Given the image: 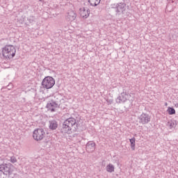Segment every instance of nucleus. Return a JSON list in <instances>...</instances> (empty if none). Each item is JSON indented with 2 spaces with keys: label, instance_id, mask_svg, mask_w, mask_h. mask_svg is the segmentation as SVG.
<instances>
[{
  "label": "nucleus",
  "instance_id": "obj_23",
  "mask_svg": "<svg viewBox=\"0 0 178 178\" xmlns=\"http://www.w3.org/2000/svg\"><path fill=\"white\" fill-rule=\"evenodd\" d=\"M39 1H42V0H39Z\"/></svg>",
  "mask_w": 178,
  "mask_h": 178
},
{
  "label": "nucleus",
  "instance_id": "obj_11",
  "mask_svg": "<svg viewBox=\"0 0 178 178\" xmlns=\"http://www.w3.org/2000/svg\"><path fill=\"white\" fill-rule=\"evenodd\" d=\"M80 16L82 17L83 19H87L90 16V9L82 8H80Z\"/></svg>",
  "mask_w": 178,
  "mask_h": 178
},
{
  "label": "nucleus",
  "instance_id": "obj_18",
  "mask_svg": "<svg viewBox=\"0 0 178 178\" xmlns=\"http://www.w3.org/2000/svg\"><path fill=\"white\" fill-rule=\"evenodd\" d=\"M167 112L170 114V115H175L176 113V110H175V108H172V107H168Z\"/></svg>",
  "mask_w": 178,
  "mask_h": 178
},
{
  "label": "nucleus",
  "instance_id": "obj_9",
  "mask_svg": "<svg viewBox=\"0 0 178 178\" xmlns=\"http://www.w3.org/2000/svg\"><path fill=\"white\" fill-rule=\"evenodd\" d=\"M46 107L48 109V111H50V112H55V111H56V108H58V103L54 102L53 100L49 101L47 103Z\"/></svg>",
  "mask_w": 178,
  "mask_h": 178
},
{
  "label": "nucleus",
  "instance_id": "obj_6",
  "mask_svg": "<svg viewBox=\"0 0 178 178\" xmlns=\"http://www.w3.org/2000/svg\"><path fill=\"white\" fill-rule=\"evenodd\" d=\"M112 9H115L116 13L124 15L126 11V3L120 2L111 4Z\"/></svg>",
  "mask_w": 178,
  "mask_h": 178
},
{
  "label": "nucleus",
  "instance_id": "obj_16",
  "mask_svg": "<svg viewBox=\"0 0 178 178\" xmlns=\"http://www.w3.org/2000/svg\"><path fill=\"white\" fill-rule=\"evenodd\" d=\"M90 6H98L101 3V0H88Z\"/></svg>",
  "mask_w": 178,
  "mask_h": 178
},
{
  "label": "nucleus",
  "instance_id": "obj_21",
  "mask_svg": "<svg viewBox=\"0 0 178 178\" xmlns=\"http://www.w3.org/2000/svg\"><path fill=\"white\" fill-rule=\"evenodd\" d=\"M30 19H34V16H31Z\"/></svg>",
  "mask_w": 178,
  "mask_h": 178
},
{
  "label": "nucleus",
  "instance_id": "obj_22",
  "mask_svg": "<svg viewBox=\"0 0 178 178\" xmlns=\"http://www.w3.org/2000/svg\"><path fill=\"white\" fill-rule=\"evenodd\" d=\"M165 105H168V103H165Z\"/></svg>",
  "mask_w": 178,
  "mask_h": 178
},
{
  "label": "nucleus",
  "instance_id": "obj_19",
  "mask_svg": "<svg viewBox=\"0 0 178 178\" xmlns=\"http://www.w3.org/2000/svg\"><path fill=\"white\" fill-rule=\"evenodd\" d=\"M9 161H10V162H11V163H16V162H17V159H16V157L15 156L10 157Z\"/></svg>",
  "mask_w": 178,
  "mask_h": 178
},
{
  "label": "nucleus",
  "instance_id": "obj_13",
  "mask_svg": "<svg viewBox=\"0 0 178 178\" xmlns=\"http://www.w3.org/2000/svg\"><path fill=\"white\" fill-rule=\"evenodd\" d=\"M49 129L51 130H56L58 129V122L56 120L49 121Z\"/></svg>",
  "mask_w": 178,
  "mask_h": 178
},
{
  "label": "nucleus",
  "instance_id": "obj_17",
  "mask_svg": "<svg viewBox=\"0 0 178 178\" xmlns=\"http://www.w3.org/2000/svg\"><path fill=\"white\" fill-rule=\"evenodd\" d=\"M130 143H131V149L132 151H134L136 149V138H132L129 139Z\"/></svg>",
  "mask_w": 178,
  "mask_h": 178
},
{
  "label": "nucleus",
  "instance_id": "obj_14",
  "mask_svg": "<svg viewBox=\"0 0 178 178\" xmlns=\"http://www.w3.org/2000/svg\"><path fill=\"white\" fill-rule=\"evenodd\" d=\"M106 170L108 173H112L115 172V165H113L112 163H109L106 167Z\"/></svg>",
  "mask_w": 178,
  "mask_h": 178
},
{
  "label": "nucleus",
  "instance_id": "obj_8",
  "mask_svg": "<svg viewBox=\"0 0 178 178\" xmlns=\"http://www.w3.org/2000/svg\"><path fill=\"white\" fill-rule=\"evenodd\" d=\"M131 97V96L130 94L126 92H122L121 95L116 99V102L117 104H123L124 102H126V101H127Z\"/></svg>",
  "mask_w": 178,
  "mask_h": 178
},
{
  "label": "nucleus",
  "instance_id": "obj_3",
  "mask_svg": "<svg viewBox=\"0 0 178 178\" xmlns=\"http://www.w3.org/2000/svg\"><path fill=\"white\" fill-rule=\"evenodd\" d=\"M2 55L4 58L12 59L16 55V48L13 45H6L2 49Z\"/></svg>",
  "mask_w": 178,
  "mask_h": 178
},
{
  "label": "nucleus",
  "instance_id": "obj_12",
  "mask_svg": "<svg viewBox=\"0 0 178 178\" xmlns=\"http://www.w3.org/2000/svg\"><path fill=\"white\" fill-rule=\"evenodd\" d=\"M86 151L91 154L95 151V143L93 141H89L86 144Z\"/></svg>",
  "mask_w": 178,
  "mask_h": 178
},
{
  "label": "nucleus",
  "instance_id": "obj_4",
  "mask_svg": "<svg viewBox=\"0 0 178 178\" xmlns=\"http://www.w3.org/2000/svg\"><path fill=\"white\" fill-rule=\"evenodd\" d=\"M55 86V79L52 76H46L42 81V86L46 90H49Z\"/></svg>",
  "mask_w": 178,
  "mask_h": 178
},
{
  "label": "nucleus",
  "instance_id": "obj_5",
  "mask_svg": "<svg viewBox=\"0 0 178 178\" xmlns=\"http://www.w3.org/2000/svg\"><path fill=\"white\" fill-rule=\"evenodd\" d=\"M47 134L44 129H35L33 134V138L35 141H42L45 138Z\"/></svg>",
  "mask_w": 178,
  "mask_h": 178
},
{
  "label": "nucleus",
  "instance_id": "obj_10",
  "mask_svg": "<svg viewBox=\"0 0 178 178\" xmlns=\"http://www.w3.org/2000/svg\"><path fill=\"white\" fill-rule=\"evenodd\" d=\"M76 17H77V15L74 11L70 10L67 12L66 19L68 22H73V20L76 19Z\"/></svg>",
  "mask_w": 178,
  "mask_h": 178
},
{
  "label": "nucleus",
  "instance_id": "obj_7",
  "mask_svg": "<svg viewBox=\"0 0 178 178\" xmlns=\"http://www.w3.org/2000/svg\"><path fill=\"white\" fill-rule=\"evenodd\" d=\"M138 120L140 124H148L151 122V117L147 113H143L138 117Z\"/></svg>",
  "mask_w": 178,
  "mask_h": 178
},
{
  "label": "nucleus",
  "instance_id": "obj_2",
  "mask_svg": "<svg viewBox=\"0 0 178 178\" xmlns=\"http://www.w3.org/2000/svg\"><path fill=\"white\" fill-rule=\"evenodd\" d=\"M15 172V166L10 163L0 165V178H9Z\"/></svg>",
  "mask_w": 178,
  "mask_h": 178
},
{
  "label": "nucleus",
  "instance_id": "obj_20",
  "mask_svg": "<svg viewBox=\"0 0 178 178\" xmlns=\"http://www.w3.org/2000/svg\"><path fill=\"white\" fill-rule=\"evenodd\" d=\"M106 101L108 105H111V104L113 103V99H106Z\"/></svg>",
  "mask_w": 178,
  "mask_h": 178
},
{
  "label": "nucleus",
  "instance_id": "obj_1",
  "mask_svg": "<svg viewBox=\"0 0 178 178\" xmlns=\"http://www.w3.org/2000/svg\"><path fill=\"white\" fill-rule=\"evenodd\" d=\"M79 129V122L74 118H69L65 120L62 125L61 133L63 134H72Z\"/></svg>",
  "mask_w": 178,
  "mask_h": 178
},
{
  "label": "nucleus",
  "instance_id": "obj_15",
  "mask_svg": "<svg viewBox=\"0 0 178 178\" xmlns=\"http://www.w3.org/2000/svg\"><path fill=\"white\" fill-rule=\"evenodd\" d=\"M167 126L169 127V129H175V127L177 126V123L175 120H170L168 122Z\"/></svg>",
  "mask_w": 178,
  "mask_h": 178
}]
</instances>
